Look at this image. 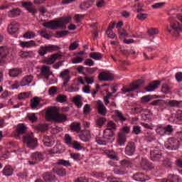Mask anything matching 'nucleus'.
I'll use <instances>...</instances> for the list:
<instances>
[{
  "instance_id": "ddd939ff",
  "label": "nucleus",
  "mask_w": 182,
  "mask_h": 182,
  "mask_svg": "<svg viewBox=\"0 0 182 182\" xmlns=\"http://www.w3.org/2000/svg\"><path fill=\"white\" fill-rule=\"evenodd\" d=\"M135 151H136V145H134V143L133 142L128 143L125 147V154H127V156H133Z\"/></svg>"
},
{
  "instance_id": "8fccbe9b",
  "label": "nucleus",
  "mask_w": 182,
  "mask_h": 182,
  "mask_svg": "<svg viewBox=\"0 0 182 182\" xmlns=\"http://www.w3.org/2000/svg\"><path fill=\"white\" fill-rule=\"evenodd\" d=\"M120 164L121 166H122V167H132V161H130V159H124L122 161H120Z\"/></svg>"
},
{
  "instance_id": "5fc2aeb1",
  "label": "nucleus",
  "mask_w": 182,
  "mask_h": 182,
  "mask_svg": "<svg viewBox=\"0 0 182 182\" xmlns=\"http://www.w3.org/2000/svg\"><path fill=\"white\" fill-rule=\"evenodd\" d=\"M90 58L94 59L95 60H100L102 59V53H92L90 55Z\"/></svg>"
},
{
  "instance_id": "423d86ee",
  "label": "nucleus",
  "mask_w": 182,
  "mask_h": 182,
  "mask_svg": "<svg viewBox=\"0 0 182 182\" xmlns=\"http://www.w3.org/2000/svg\"><path fill=\"white\" fill-rule=\"evenodd\" d=\"M173 126L168 124L166 127L159 126L156 129V133L160 136H170L173 133Z\"/></svg>"
},
{
  "instance_id": "a878e982",
  "label": "nucleus",
  "mask_w": 182,
  "mask_h": 182,
  "mask_svg": "<svg viewBox=\"0 0 182 182\" xmlns=\"http://www.w3.org/2000/svg\"><path fill=\"white\" fill-rule=\"evenodd\" d=\"M140 87V84L139 82H136L134 84L130 85V88L123 87L122 89V93H128L129 92H133V90H136V89H139Z\"/></svg>"
},
{
  "instance_id": "9b49d317",
  "label": "nucleus",
  "mask_w": 182,
  "mask_h": 182,
  "mask_svg": "<svg viewBox=\"0 0 182 182\" xmlns=\"http://www.w3.org/2000/svg\"><path fill=\"white\" fill-rule=\"evenodd\" d=\"M18 45L19 46H21V48H26L27 49H31L32 48H36V46H38V44H36V42H35V41L33 40L29 41H20Z\"/></svg>"
},
{
  "instance_id": "ea45409f",
  "label": "nucleus",
  "mask_w": 182,
  "mask_h": 182,
  "mask_svg": "<svg viewBox=\"0 0 182 182\" xmlns=\"http://www.w3.org/2000/svg\"><path fill=\"white\" fill-rule=\"evenodd\" d=\"M38 132H46L48 130V124H40L34 127Z\"/></svg>"
},
{
  "instance_id": "0eeeda50",
  "label": "nucleus",
  "mask_w": 182,
  "mask_h": 182,
  "mask_svg": "<svg viewBox=\"0 0 182 182\" xmlns=\"http://www.w3.org/2000/svg\"><path fill=\"white\" fill-rule=\"evenodd\" d=\"M98 79L100 82H112L114 79V75L109 71L100 73Z\"/></svg>"
},
{
  "instance_id": "69168bd1",
  "label": "nucleus",
  "mask_w": 182,
  "mask_h": 182,
  "mask_svg": "<svg viewBox=\"0 0 182 182\" xmlns=\"http://www.w3.org/2000/svg\"><path fill=\"white\" fill-rule=\"evenodd\" d=\"M29 96V92H22L18 94V99H19V100H24V99H28Z\"/></svg>"
},
{
  "instance_id": "2f4dec72",
  "label": "nucleus",
  "mask_w": 182,
  "mask_h": 182,
  "mask_svg": "<svg viewBox=\"0 0 182 182\" xmlns=\"http://www.w3.org/2000/svg\"><path fill=\"white\" fill-rule=\"evenodd\" d=\"M22 73V70L20 68H13L9 70V75L11 77H18Z\"/></svg>"
},
{
  "instance_id": "473e14b6",
  "label": "nucleus",
  "mask_w": 182,
  "mask_h": 182,
  "mask_svg": "<svg viewBox=\"0 0 182 182\" xmlns=\"http://www.w3.org/2000/svg\"><path fill=\"white\" fill-rule=\"evenodd\" d=\"M127 140V136L122 134H119L118 132V139H117L118 144H119L120 146H124V144H126Z\"/></svg>"
},
{
  "instance_id": "680f3d73",
  "label": "nucleus",
  "mask_w": 182,
  "mask_h": 182,
  "mask_svg": "<svg viewBox=\"0 0 182 182\" xmlns=\"http://www.w3.org/2000/svg\"><path fill=\"white\" fill-rule=\"evenodd\" d=\"M73 148L75 149V150H77V151L82 150L83 146H82V144L77 141H74L73 143Z\"/></svg>"
},
{
  "instance_id": "e433bc0d",
  "label": "nucleus",
  "mask_w": 182,
  "mask_h": 182,
  "mask_svg": "<svg viewBox=\"0 0 182 182\" xmlns=\"http://www.w3.org/2000/svg\"><path fill=\"white\" fill-rule=\"evenodd\" d=\"M107 119L105 117H100L95 121V124L97 127H103L106 124Z\"/></svg>"
},
{
  "instance_id": "20e7f679",
  "label": "nucleus",
  "mask_w": 182,
  "mask_h": 182,
  "mask_svg": "<svg viewBox=\"0 0 182 182\" xmlns=\"http://www.w3.org/2000/svg\"><path fill=\"white\" fill-rule=\"evenodd\" d=\"M181 143L177 139L171 137L165 142V147L167 150H178Z\"/></svg>"
},
{
  "instance_id": "c756f323",
  "label": "nucleus",
  "mask_w": 182,
  "mask_h": 182,
  "mask_svg": "<svg viewBox=\"0 0 182 182\" xmlns=\"http://www.w3.org/2000/svg\"><path fill=\"white\" fill-rule=\"evenodd\" d=\"M41 105V99L39 97H35L31 100V107L33 110H35V109H37L38 106Z\"/></svg>"
},
{
  "instance_id": "4d7b16f0",
  "label": "nucleus",
  "mask_w": 182,
  "mask_h": 182,
  "mask_svg": "<svg viewBox=\"0 0 182 182\" xmlns=\"http://www.w3.org/2000/svg\"><path fill=\"white\" fill-rule=\"evenodd\" d=\"M64 143L68 146H71L72 144V136L69 134H66L64 137Z\"/></svg>"
},
{
  "instance_id": "cd10ccee",
  "label": "nucleus",
  "mask_w": 182,
  "mask_h": 182,
  "mask_svg": "<svg viewBox=\"0 0 182 182\" xmlns=\"http://www.w3.org/2000/svg\"><path fill=\"white\" fill-rule=\"evenodd\" d=\"M2 174L3 176H6V177H10V176L14 174V168L11 166H6L3 168Z\"/></svg>"
},
{
  "instance_id": "864d4df0",
  "label": "nucleus",
  "mask_w": 182,
  "mask_h": 182,
  "mask_svg": "<svg viewBox=\"0 0 182 182\" xmlns=\"http://www.w3.org/2000/svg\"><path fill=\"white\" fill-rule=\"evenodd\" d=\"M144 110L145 109H143V107H141V105H136V107L132 108V111L136 114H139V113H141V112H144Z\"/></svg>"
},
{
  "instance_id": "f3484780",
  "label": "nucleus",
  "mask_w": 182,
  "mask_h": 182,
  "mask_svg": "<svg viewBox=\"0 0 182 182\" xmlns=\"http://www.w3.org/2000/svg\"><path fill=\"white\" fill-rule=\"evenodd\" d=\"M132 178L135 181H147L149 176L144 175L143 173L137 172L133 175Z\"/></svg>"
},
{
  "instance_id": "13d9d810",
  "label": "nucleus",
  "mask_w": 182,
  "mask_h": 182,
  "mask_svg": "<svg viewBox=\"0 0 182 182\" xmlns=\"http://www.w3.org/2000/svg\"><path fill=\"white\" fill-rule=\"evenodd\" d=\"M70 158L74 160V161H80V154L79 153H70Z\"/></svg>"
},
{
  "instance_id": "4be33fe9",
  "label": "nucleus",
  "mask_w": 182,
  "mask_h": 182,
  "mask_svg": "<svg viewBox=\"0 0 182 182\" xmlns=\"http://www.w3.org/2000/svg\"><path fill=\"white\" fill-rule=\"evenodd\" d=\"M68 120V116L65 114L58 113L55 114L53 122L56 123H63Z\"/></svg>"
},
{
  "instance_id": "bf43d9fd",
  "label": "nucleus",
  "mask_w": 182,
  "mask_h": 182,
  "mask_svg": "<svg viewBox=\"0 0 182 182\" xmlns=\"http://www.w3.org/2000/svg\"><path fill=\"white\" fill-rule=\"evenodd\" d=\"M53 150L55 153H57L58 154H60L65 151V148L62 147V145H56L54 148Z\"/></svg>"
},
{
  "instance_id": "09e8293b",
  "label": "nucleus",
  "mask_w": 182,
  "mask_h": 182,
  "mask_svg": "<svg viewBox=\"0 0 182 182\" xmlns=\"http://www.w3.org/2000/svg\"><path fill=\"white\" fill-rule=\"evenodd\" d=\"M117 129L116 124L113 121H110L107 124V129L116 132Z\"/></svg>"
},
{
  "instance_id": "6e6552de",
  "label": "nucleus",
  "mask_w": 182,
  "mask_h": 182,
  "mask_svg": "<svg viewBox=\"0 0 182 182\" xmlns=\"http://www.w3.org/2000/svg\"><path fill=\"white\" fill-rule=\"evenodd\" d=\"M11 49L8 47H0V65H4L6 62Z\"/></svg>"
},
{
  "instance_id": "c85d7f7f",
  "label": "nucleus",
  "mask_w": 182,
  "mask_h": 182,
  "mask_svg": "<svg viewBox=\"0 0 182 182\" xmlns=\"http://www.w3.org/2000/svg\"><path fill=\"white\" fill-rule=\"evenodd\" d=\"M43 143L46 147H52L55 144V141L50 136H44L43 139Z\"/></svg>"
},
{
  "instance_id": "4468645a",
  "label": "nucleus",
  "mask_w": 182,
  "mask_h": 182,
  "mask_svg": "<svg viewBox=\"0 0 182 182\" xmlns=\"http://www.w3.org/2000/svg\"><path fill=\"white\" fill-rule=\"evenodd\" d=\"M143 139L147 143H151L152 141H154V140H156V135L154 134V132L151 131H147L144 133V135L143 136Z\"/></svg>"
},
{
  "instance_id": "c9c22d12",
  "label": "nucleus",
  "mask_w": 182,
  "mask_h": 182,
  "mask_svg": "<svg viewBox=\"0 0 182 182\" xmlns=\"http://www.w3.org/2000/svg\"><path fill=\"white\" fill-rule=\"evenodd\" d=\"M91 138L92 136L90 135V132H85L82 134L80 135V139L82 140V141H90Z\"/></svg>"
},
{
  "instance_id": "79ce46f5",
  "label": "nucleus",
  "mask_w": 182,
  "mask_h": 182,
  "mask_svg": "<svg viewBox=\"0 0 182 182\" xmlns=\"http://www.w3.org/2000/svg\"><path fill=\"white\" fill-rule=\"evenodd\" d=\"M57 163L60 166H63L64 167H72V164H70V161L65 159H59L58 160Z\"/></svg>"
},
{
  "instance_id": "72a5a7b5",
  "label": "nucleus",
  "mask_w": 182,
  "mask_h": 182,
  "mask_svg": "<svg viewBox=\"0 0 182 182\" xmlns=\"http://www.w3.org/2000/svg\"><path fill=\"white\" fill-rule=\"evenodd\" d=\"M22 11L18 8L13 9L11 11L9 12V18H16V16H19Z\"/></svg>"
},
{
  "instance_id": "7c9ffc66",
  "label": "nucleus",
  "mask_w": 182,
  "mask_h": 182,
  "mask_svg": "<svg viewBox=\"0 0 182 182\" xmlns=\"http://www.w3.org/2000/svg\"><path fill=\"white\" fill-rule=\"evenodd\" d=\"M46 182H55V175L53 173L47 172L43 175Z\"/></svg>"
},
{
  "instance_id": "0e129e2a",
  "label": "nucleus",
  "mask_w": 182,
  "mask_h": 182,
  "mask_svg": "<svg viewBox=\"0 0 182 182\" xmlns=\"http://www.w3.org/2000/svg\"><path fill=\"white\" fill-rule=\"evenodd\" d=\"M66 95H59L56 97V101L58 102V103H65V102H66Z\"/></svg>"
},
{
  "instance_id": "052dcab7",
  "label": "nucleus",
  "mask_w": 182,
  "mask_h": 182,
  "mask_svg": "<svg viewBox=\"0 0 182 182\" xmlns=\"http://www.w3.org/2000/svg\"><path fill=\"white\" fill-rule=\"evenodd\" d=\"M14 153H16L18 156V157H19V156H25V154H28V151H25L24 148H21L18 149L17 151H14Z\"/></svg>"
},
{
  "instance_id": "f8f14e48",
  "label": "nucleus",
  "mask_w": 182,
  "mask_h": 182,
  "mask_svg": "<svg viewBox=\"0 0 182 182\" xmlns=\"http://www.w3.org/2000/svg\"><path fill=\"white\" fill-rule=\"evenodd\" d=\"M31 159L35 161H43L45 160V153L36 151L31 155Z\"/></svg>"
},
{
  "instance_id": "dca6fc26",
  "label": "nucleus",
  "mask_w": 182,
  "mask_h": 182,
  "mask_svg": "<svg viewBox=\"0 0 182 182\" xmlns=\"http://www.w3.org/2000/svg\"><path fill=\"white\" fill-rule=\"evenodd\" d=\"M97 106L99 114H101V116H105L106 113H107V109H106V107H105L103 102L101 100H97Z\"/></svg>"
},
{
  "instance_id": "338daca9",
  "label": "nucleus",
  "mask_w": 182,
  "mask_h": 182,
  "mask_svg": "<svg viewBox=\"0 0 182 182\" xmlns=\"http://www.w3.org/2000/svg\"><path fill=\"white\" fill-rule=\"evenodd\" d=\"M171 90L170 87L167 84L162 85L161 92L162 93H169Z\"/></svg>"
},
{
  "instance_id": "aec40b11",
  "label": "nucleus",
  "mask_w": 182,
  "mask_h": 182,
  "mask_svg": "<svg viewBox=\"0 0 182 182\" xmlns=\"http://www.w3.org/2000/svg\"><path fill=\"white\" fill-rule=\"evenodd\" d=\"M141 167L142 170L149 171L153 168L151 164L146 159H142L141 161Z\"/></svg>"
},
{
  "instance_id": "a18cd8bd",
  "label": "nucleus",
  "mask_w": 182,
  "mask_h": 182,
  "mask_svg": "<svg viewBox=\"0 0 182 182\" xmlns=\"http://www.w3.org/2000/svg\"><path fill=\"white\" fill-rule=\"evenodd\" d=\"M119 35L120 39H124L126 38H130V36L129 35L127 31L124 29H120L119 31Z\"/></svg>"
},
{
  "instance_id": "c03bdc74",
  "label": "nucleus",
  "mask_w": 182,
  "mask_h": 182,
  "mask_svg": "<svg viewBox=\"0 0 182 182\" xmlns=\"http://www.w3.org/2000/svg\"><path fill=\"white\" fill-rule=\"evenodd\" d=\"M114 113L116 114V116L118 117V119L120 122H126L127 120V119H126V117H124V115H123V114L118 109H116L114 112Z\"/></svg>"
},
{
  "instance_id": "a19ab883",
  "label": "nucleus",
  "mask_w": 182,
  "mask_h": 182,
  "mask_svg": "<svg viewBox=\"0 0 182 182\" xmlns=\"http://www.w3.org/2000/svg\"><path fill=\"white\" fill-rule=\"evenodd\" d=\"M21 58L23 59H31V58H33V51L21 52Z\"/></svg>"
},
{
  "instance_id": "a211bd4d",
  "label": "nucleus",
  "mask_w": 182,
  "mask_h": 182,
  "mask_svg": "<svg viewBox=\"0 0 182 182\" xmlns=\"http://www.w3.org/2000/svg\"><path fill=\"white\" fill-rule=\"evenodd\" d=\"M19 29V23H11L8 26L7 32L9 35H14V33H16Z\"/></svg>"
},
{
  "instance_id": "f704fd0d",
  "label": "nucleus",
  "mask_w": 182,
  "mask_h": 182,
  "mask_svg": "<svg viewBox=\"0 0 182 182\" xmlns=\"http://www.w3.org/2000/svg\"><path fill=\"white\" fill-rule=\"evenodd\" d=\"M131 129L132 128L130 126L124 125L119 129L118 133L120 134H124V136H127V134H130Z\"/></svg>"
},
{
  "instance_id": "bb28decb",
  "label": "nucleus",
  "mask_w": 182,
  "mask_h": 182,
  "mask_svg": "<svg viewBox=\"0 0 182 182\" xmlns=\"http://www.w3.org/2000/svg\"><path fill=\"white\" fill-rule=\"evenodd\" d=\"M160 81H154L151 82L146 88V92H154V90L160 86Z\"/></svg>"
},
{
  "instance_id": "f03ea898",
  "label": "nucleus",
  "mask_w": 182,
  "mask_h": 182,
  "mask_svg": "<svg viewBox=\"0 0 182 182\" xmlns=\"http://www.w3.org/2000/svg\"><path fill=\"white\" fill-rule=\"evenodd\" d=\"M72 21V16H68L58 18L57 20H53L49 22H45L43 23V26L47 28V29H50L51 31H55L56 29H63L66 23H69Z\"/></svg>"
},
{
  "instance_id": "6e6d98bb",
  "label": "nucleus",
  "mask_w": 182,
  "mask_h": 182,
  "mask_svg": "<svg viewBox=\"0 0 182 182\" xmlns=\"http://www.w3.org/2000/svg\"><path fill=\"white\" fill-rule=\"evenodd\" d=\"M90 3L89 1H84L80 4V8L82 11H86L90 8Z\"/></svg>"
},
{
  "instance_id": "49530a36",
  "label": "nucleus",
  "mask_w": 182,
  "mask_h": 182,
  "mask_svg": "<svg viewBox=\"0 0 182 182\" xmlns=\"http://www.w3.org/2000/svg\"><path fill=\"white\" fill-rule=\"evenodd\" d=\"M107 156L109 159H111V160H116L117 161L119 160L117 153L114 152V151H109Z\"/></svg>"
},
{
  "instance_id": "603ef678",
  "label": "nucleus",
  "mask_w": 182,
  "mask_h": 182,
  "mask_svg": "<svg viewBox=\"0 0 182 182\" xmlns=\"http://www.w3.org/2000/svg\"><path fill=\"white\" fill-rule=\"evenodd\" d=\"M168 105L171 107H181V102L180 101L170 100Z\"/></svg>"
},
{
  "instance_id": "393cba45",
  "label": "nucleus",
  "mask_w": 182,
  "mask_h": 182,
  "mask_svg": "<svg viewBox=\"0 0 182 182\" xmlns=\"http://www.w3.org/2000/svg\"><path fill=\"white\" fill-rule=\"evenodd\" d=\"M41 76H44L47 79H49V76L52 75L50 72V68L46 65H43L41 69Z\"/></svg>"
},
{
  "instance_id": "6ab92c4d",
  "label": "nucleus",
  "mask_w": 182,
  "mask_h": 182,
  "mask_svg": "<svg viewBox=\"0 0 182 182\" xmlns=\"http://www.w3.org/2000/svg\"><path fill=\"white\" fill-rule=\"evenodd\" d=\"M56 114H55V108H48L46 112V117L47 120H49L50 122H53L55 120V117Z\"/></svg>"
},
{
  "instance_id": "b1692460",
  "label": "nucleus",
  "mask_w": 182,
  "mask_h": 182,
  "mask_svg": "<svg viewBox=\"0 0 182 182\" xmlns=\"http://www.w3.org/2000/svg\"><path fill=\"white\" fill-rule=\"evenodd\" d=\"M96 141L97 144H100V146H106L107 143H112V139L109 138H106L105 136H103V137H97Z\"/></svg>"
},
{
  "instance_id": "412c9836",
  "label": "nucleus",
  "mask_w": 182,
  "mask_h": 182,
  "mask_svg": "<svg viewBox=\"0 0 182 182\" xmlns=\"http://www.w3.org/2000/svg\"><path fill=\"white\" fill-rule=\"evenodd\" d=\"M182 179L177 175H168V180L166 178L162 179L161 182H181Z\"/></svg>"
},
{
  "instance_id": "39448f33",
  "label": "nucleus",
  "mask_w": 182,
  "mask_h": 182,
  "mask_svg": "<svg viewBox=\"0 0 182 182\" xmlns=\"http://www.w3.org/2000/svg\"><path fill=\"white\" fill-rule=\"evenodd\" d=\"M60 47L55 45L43 46L40 47L38 53L40 56H45L48 52H55V50H59Z\"/></svg>"
},
{
  "instance_id": "5701e85b",
  "label": "nucleus",
  "mask_w": 182,
  "mask_h": 182,
  "mask_svg": "<svg viewBox=\"0 0 182 182\" xmlns=\"http://www.w3.org/2000/svg\"><path fill=\"white\" fill-rule=\"evenodd\" d=\"M33 80V77L32 75H26L21 80L20 83V86H28V85H31L32 81Z\"/></svg>"
},
{
  "instance_id": "7ed1b4c3",
  "label": "nucleus",
  "mask_w": 182,
  "mask_h": 182,
  "mask_svg": "<svg viewBox=\"0 0 182 182\" xmlns=\"http://www.w3.org/2000/svg\"><path fill=\"white\" fill-rule=\"evenodd\" d=\"M23 141L32 150L36 149V146H38V139L35 138V134L31 132H28L23 136Z\"/></svg>"
},
{
  "instance_id": "f257e3e1",
  "label": "nucleus",
  "mask_w": 182,
  "mask_h": 182,
  "mask_svg": "<svg viewBox=\"0 0 182 182\" xmlns=\"http://www.w3.org/2000/svg\"><path fill=\"white\" fill-rule=\"evenodd\" d=\"M170 26L166 28V31L172 36H178L182 32V23L176 21L178 19L182 22V14L180 8L173 9L168 11Z\"/></svg>"
},
{
  "instance_id": "37998d69",
  "label": "nucleus",
  "mask_w": 182,
  "mask_h": 182,
  "mask_svg": "<svg viewBox=\"0 0 182 182\" xmlns=\"http://www.w3.org/2000/svg\"><path fill=\"white\" fill-rule=\"evenodd\" d=\"M36 36V34L33 31H27L23 35L25 39H33Z\"/></svg>"
},
{
  "instance_id": "2eb2a0df",
  "label": "nucleus",
  "mask_w": 182,
  "mask_h": 182,
  "mask_svg": "<svg viewBox=\"0 0 182 182\" xmlns=\"http://www.w3.org/2000/svg\"><path fill=\"white\" fill-rule=\"evenodd\" d=\"M21 5L23 8H25L26 11L30 12V14H32V15L36 14V9L33 8V5L32 4V2L31 1H26V2H21Z\"/></svg>"
},
{
  "instance_id": "3c124183",
  "label": "nucleus",
  "mask_w": 182,
  "mask_h": 182,
  "mask_svg": "<svg viewBox=\"0 0 182 182\" xmlns=\"http://www.w3.org/2000/svg\"><path fill=\"white\" fill-rule=\"evenodd\" d=\"M27 117L31 123H35L38 122V117H36V114L35 113H30L27 114Z\"/></svg>"
},
{
  "instance_id": "e2e57ef3",
  "label": "nucleus",
  "mask_w": 182,
  "mask_h": 182,
  "mask_svg": "<svg viewBox=\"0 0 182 182\" xmlns=\"http://www.w3.org/2000/svg\"><path fill=\"white\" fill-rule=\"evenodd\" d=\"M57 92H58V88L56 87H51L48 90V95L51 97H53V96L56 95Z\"/></svg>"
},
{
  "instance_id": "9d476101",
  "label": "nucleus",
  "mask_w": 182,
  "mask_h": 182,
  "mask_svg": "<svg viewBox=\"0 0 182 182\" xmlns=\"http://www.w3.org/2000/svg\"><path fill=\"white\" fill-rule=\"evenodd\" d=\"M150 157L152 161H160L163 159V154L161 153V151L156 149L151 151Z\"/></svg>"
},
{
  "instance_id": "1a4fd4ad",
  "label": "nucleus",
  "mask_w": 182,
  "mask_h": 182,
  "mask_svg": "<svg viewBox=\"0 0 182 182\" xmlns=\"http://www.w3.org/2000/svg\"><path fill=\"white\" fill-rule=\"evenodd\" d=\"M69 73H70V70H69V69H65L60 73V77H61L64 81L63 83L64 87H66L69 84V82H70L71 77Z\"/></svg>"
},
{
  "instance_id": "4c0bfd02",
  "label": "nucleus",
  "mask_w": 182,
  "mask_h": 182,
  "mask_svg": "<svg viewBox=\"0 0 182 182\" xmlns=\"http://www.w3.org/2000/svg\"><path fill=\"white\" fill-rule=\"evenodd\" d=\"M113 136H114V131H112V130L107 129L104 130V136L106 139H110L112 140V141H113V139H112V137H113Z\"/></svg>"
},
{
  "instance_id": "de8ad7c7",
  "label": "nucleus",
  "mask_w": 182,
  "mask_h": 182,
  "mask_svg": "<svg viewBox=\"0 0 182 182\" xmlns=\"http://www.w3.org/2000/svg\"><path fill=\"white\" fill-rule=\"evenodd\" d=\"M26 131V126H25V124H19L17 126V133H18L19 134H23V133H25Z\"/></svg>"
},
{
  "instance_id": "58836bf2",
  "label": "nucleus",
  "mask_w": 182,
  "mask_h": 182,
  "mask_svg": "<svg viewBox=\"0 0 182 182\" xmlns=\"http://www.w3.org/2000/svg\"><path fill=\"white\" fill-rule=\"evenodd\" d=\"M71 130L73 132H76V133H79L80 132V123L79 122H73L70 125Z\"/></svg>"
},
{
  "instance_id": "774afa93",
  "label": "nucleus",
  "mask_w": 182,
  "mask_h": 182,
  "mask_svg": "<svg viewBox=\"0 0 182 182\" xmlns=\"http://www.w3.org/2000/svg\"><path fill=\"white\" fill-rule=\"evenodd\" d=\"M133 134L139 135L140 133H141V127L139 126H134L132 129Z\"/></svg>"
}]
</instances>
